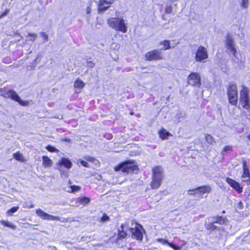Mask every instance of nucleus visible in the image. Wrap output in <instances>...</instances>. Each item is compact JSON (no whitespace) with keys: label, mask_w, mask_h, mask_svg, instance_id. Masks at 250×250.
Returning <instances> with one entry per match:
<instances>
[{"label":"nucleus","mask_w":250,"mask_h":250,"mask_svg":"<svg viewBox=\"0 0 250 250\" xmlns=\"http://www.w3.org/2000/svg\"><path fill=\"white\" fill-rule=\"evenodd\" d=\"M228 220L226 216L217 215L206 218L205 223L206 229L210 233L213 231H220L222 227L217 225H226Z\"/></svg>","instance_id":"obj_1"},{"label":"nucleus","mask_w":250,"mask_h":250,"mask_svg":"<svg viewBox=\"0 0 250 250\" xmlns=\"http://www.w3.org/2000/svg\"><path fill=\"white\" fill-rule=\"evenodd\" d=\"M0 95L2 96L4 98H9L13 101L19 103L21 106H27L29 102L27 101L23 100L17 92L12 89L7 91L3 88H0Z\"/></svg>","instance_id":"obj_2"},{"label":"nucleus","mask_w":250,"mask_h":250,"mask_svg":"<svg viewBox=\"0 0 250 250\" xmlns=\"http://www.w3.org/2000/svg\"><path fill=\"white\" fill-rule=\"evenodd\" d=\"M227 94L229 103L231 105L236 106L238 103V93L237 87L235 83H229L227 87Z\"/></svg>","instance_id":"obj_3"},{"label":"nucleus","mask_w":250,"mask_h":250,"mask_svg":"<svg viewBox=\"0 0 250 250\" xmlns=\"http://www.w3.org/2000/svg\"><path fill=\"white\" fill-rule=\"evenodd\" d=\"M138 168L135 162L132 161H128L124 163H122L115 167V170L116 171H121L124 173H128L132 172L137 173Z\"/></svg>","instance_id":"obj_4"},{"label":"nucleus","mask_w":250,"mask_h":250,"mask_svg":"<svg viewBox=\"0 0 250 250\" xmlns=\"http://www.w3.org/2000/svg\"><path fill=\"white\" fill-rule=\"evenodd\" d=\"M163 168L158 166L152 169V180L151 183V188L156 189L159 188L163 179Z\"/></svg>","instance_id":"obj_5"},{"label":"nucleus","mask_w":250,"mask_h":250,"mask_svg":"<svg viewBox=\"0 0 250 250\" xmlns=\"http://www.w3.org/2000/svg\"><path fill=\"white\" fill-rule=\"evenodd\" d=\"M107 23L110 27L117 31L123 33H126L127 31L126 25L122 18H111L108 19Z\"/></svg>","instance_id":"obj_6"},{"label":"nucleus","mask_w":250,"mask_h":250,"mask_svg":"<svg viewBox=\"0 0 250 250\" xmlns=\"http://www.w3.org/2000/svg\"><path fill=\"white\" fill-rule=\"evenodd\" d=\"M128 230L131 233L132 238L136 239L139 242L143 241L144 234L146 233L143 226L137 222L135 223L134 227H129Z\"/></svg>","instance_id":"obj_7"},{"label":"nucleus","mask_w":250,"mask_h":250,"mask_svg":"<svg viewBox=\"0 0 250 250\" xmlns=\"http://www.w3.org/2000/svg\"><path fill=\"white\" fill-rule=\"evenodd\" d=\"M240 102L242 107L248 110H250V98L249 96V90L245 86H243L240 91Z\"/></svg>","instance_id":"obj_8"},{"label":"nucleus","mask_w":250,"mask_h":250,"mask_svg":"<svg viewBox=\"0 0 250 250\" xmlns=\"http://www.w3.org/2000/svg\"><path fill=\"white\" fill-rule=\"evenodd\" d=\"M226 47V52L229 55L232 54L235 58H237V50L235 47V42L231 37L228 35L225 42Z\"/></svg>","instance_id":"obj_9"},{"label":"nucleus","mask_w":250,"mask_h":250,"mask_svg":"<svg viewBox=\"0 0 250 250\" xmlns=\"http://www.w3.org/2000/svg\"><path fill=\"white\" fill-rule=\"evenodd\" d=\"M188 83L192 86L200 87L201 85V78L199 73L192 72L188 77Z\"/></svg>","instance_id":"obj_10"},{"label":"nucleus","mask_w":250,"mask_h":250,"mask_svg":"<svg viewBox=\"0 0 250 250\" xmlns=\"http://www.w3.org/2000/svg\"><path fill=\"white\" fill-rule=\"evenodd\" d=\"M208 58L207 49L203 46H200L197 50L195 59L197 62H202Z\"/></svg>","instance_id":"obj_11"},{"label":"nucleus","mask_w":250,"mask_h":250,"mask_svg":"<svg viewBox=\"0 0 250 250\" xmlns=\"http://www.w3.org/2000/svg\"><path fill=\"white\" fill-rule=\"evenodd\" d=\"M72 166V163L69 158L62 157L58 162L57 168L59 170H62V169H70Z\"/></svg>","instance_id":"obj_12"},{"label":"nucleus","mask_w":250,"mask_h":250,"mask_svg":"<svg viewBox=\"0 0 250 250\" xmlns=\"http://www.w3.org/2000/svg\"><path fill=\"white\" fill-rule=\"evenodd\" d=\"M129 225L127 223L121 224V226L118 229V234L114 242L118 243L119 240H123L126 237L127 233L125 230V229H128Z\"/></svg>","instance_id":"obj_13"},{"label":"nucleus","mask_w":250,"mask_h":250,"mask_svg":"<svg viewBox=\"0 0 250 250\" xmlns=\"http://www.w3.org/2000/svg\"><path fill=\"white\" fill-rule=\"evenodd\" d=\"M36 213L41 219L47 220L60 221V218L59 216H54L49 214L42 209L38 208L36 210Z\"/></svg>","instance_id":"obj_14"},{"label":"nucleus","mask_w":250,"mask_h":250,"mask_svg":"<svg viewBox=\"0 0 250 250\" xmlns=\"http://www.w3.org/2000/svg\"><path fill=\"white\" fill-rule=\"evenodd\" d=\"M145 57H146V60L149 61L161 60L163 58L161 51L157 49L147 52Z\"/></svg>","instance_id":"obj_15"},{"label":"nucleus","mask_w":250,"mask_h":250,"mask_svg":"<svg viewBox=\"0 0 250 250\" xmlns=\"http://www.w3.org/2000/svg\"><path fill=\"white\" fill-rule=\"evenodd\" d=\"M114 0H100L98 4V12L103 13L107 10L110 5L113 3Z\"/></svg>","instance_id":"obj_16"},{"label":"nucleus","mask_w":250,"mask_h":250,"mask_svg":"<svg viewBox=\"0 0 250 250\" xmlns=\"http://www.w3.org/2000/svg\"><path fill=\"white\" fill-rule=\"evenodd\" d=\"M226 182L238 193H241L243 192L242 187L235 180L229 177H227L226 179Z\"/></svg>","instance_id":"obj_17"},{"label":"nucleus","mask_w":250,"mask_h":250,"mask_svg":"<svg viewBox=\"0 0 250 250\" xmlns=\"http://www.w3.org/2000/svg\"><path fill=\"white\" fill-rule=\"evenodd\" d=\"M197 189L198 191H199V195H201L202 194L210 192L211 188L209 185H203L197 187Z\"/></svg>","instance_id":"obj_18"},{"label":"nucleus","mask_w":250,"mask_h":250,"mask_svg":"<svg viewBox=\"0 0 250 250\" xmlns=\"http://www.w3.org/2000/svg\"><path fill=\"white\" fill-rule=\"evenodd\" d=\"M185 116V112L179 110L173 118L174 121L176 123H178L184 120Z\"/></svg>","instance_id":"obj_19"},{"label":"nucleus","mask_w":250,"mask_h":250,"mask_svg":"<svg viewBox=\"0 0 250 250\" xmlns=\"http://www.w3.org/2000/svg\"><path fill=\"white\" fill-rule=\"evenodd\" d=\"M159 135L161 139L162 140H166L168 139L170 134L166 129L162 128L159 131Z\"/></svg>","instance_id":"obj_20"},{"label":"nucleus","mask_w":250,"mask_h":250,"mask_svg":"<svg viewBox=\"0 0 250 250\" xmlns=\"http://www.w3.org/2000/svg\"><path fill=\"white\" fill-rule=\"evenodd\" d=\"M90 198L85 196H81L78 198L76 202L80 203L81 204L85 205L89 203L90 202Z\"/></svg>","instance_id":"obj_21"},{"label":"nucleus","mask_w":250,"mask_h":250,"mask_svg":"<svg viewBox=\"0 0 250 250\" xmlns=\"http://www.w3.org/2000/svg\"><path fill=\"white\" fill-rule=\"evenodd\" d=\"M42 165L45 167H50L52 166V161L47 156L42 157Z\"/></svg>","instance_id":"obj_22"},{"label":"nucleus","mask_w":250,"mask_h":250,"mask_svg":"<svg viewBox=\"0 0 250 250\" xmlns=\"http://www.w3.org/2000/svg\"><path fill=\"white\" fill-rule=\"evenodd\" d=\"M68 185L69 190H67V191L68 192L75 193L76 192L79 191L81 188V187L79 186L72 185V182L70 180H69L68 181Z\"/></svg>","instance_id":"obj_23"},{"label":"nucleus","mask_w":250,"mask_h":250,"mask_svg":"<svg viewBox=\"0 0 250 250\" xmlns=\"http://www.w3.org/2000/svg\"><path fill=\"white\" fill-rule=\"evenodd\" d=\"M84 83L83 81L79 79H77L74 83V86L76 88H78L79 90H81L84 86Z\"/></svg>","instance_id":"obj_24"},{"label":"nucleus","mask_w":250,"mask_h":250,"mask_svg":"<svg viewBox=\"0 0 250 250\" xmlns=\"http://www.w3.org/2000/svg\"><path fill=\"white\" fill-rule=\"evenodd\" d=\"M0 224L4 227L9 228L15 230L17 228L16 226L13 225L12 223L8 221L2 220L0 221Z\"/></svg>","instance_id":"obj_25"},{"label":"nucleus","mask_w":250,"mask_h":250,"mask_svg":"<svg viewBox=\"0 0 250 250\" xmlns=\"http://www.w3.org/2000/svg\"><path fill=\"white\" fill-rule=\"evenodd\" d=\"M13 158L17 161H19L22 162L25 161V159L24 158L23 155L20 152H17L16 153H13Z\"/></svg>","instance_id":"obj_26"},{"label":"nucleus","mask_w":250,"mask_h":250,"mask_svg":"<svg viewBox=\"0 0 250 250\" xmlns=\"http://www.w3.org/2000/svg\"><path fill=\"white\" fill-rule=\"evenodd\" d=\"M161 45H164V47L161 49L162 50H166L169 49L171 48L170 43L169 40H164L163 41H161L160 42Z\"/></svg>","instance_id":"obj_27"},{"label":"nucleus","mask_w":250,"mask_h":250,"mask_svg":"<svg viewBox=\"0 0 250 250\" xmlns=\"http://www.w3.org/2000/svg\"><path fill=\"white\" fill-rule=\"evenodd\" d=\"M205 140L206 142L210 145L215 143V139L210 134H205Z\"/></svg>","instance_id":"obj_28"},{"label":"nucleus","mask_w":250,"mask_h":250,"mask_svg":"<svg viewBox=\"0 0 250 250\" xmlns=\"http://www.w3.org/2000/svg\"><path fill=\"white\" fill-rule=\"evenodd\" d=\"M19 207L18 206H14L12 207L10 209H8L6 212V213L9 216H12L13 213L17 211L19 209Z\"/></svg>","instance_id":"obj_29"},{"label":"nucleus","mask_w":250,"mask_h":250,"mask_svg":"<svg viewBox=\"0 0 250 250\" xmlns=\"http://www.w3.org/2000/svg\"><path fill=\"white\" fill-rule=\"evenodd\" d=\"M69 169H62V170H59L61 173L62 178H66L68 176V170Z\"/></svg>","instance_id":"obj_30"},{"label":"nucleus","mask_w":250,"mask_h":250,"mask_svg":"<svg viewBox=\"0 0 250 250\" xmlns=\"http://www.w3.org/2000/svg\"><path fill=\"white\" fill-rule=\"evenodd\" d=\"M157 241L158 242L161 243L162 244H163L164 245H167L168 246H169V244L170 243V242H169V241H168L167 239H163V238H158L157 239Z\"/></svg>","instance_id":"obj_31"},{"label":"nucleus","mask_w":250,"mask_h":250,"mask_svg":"<svg viewBox=\"0 0 250 250\" xmlns=\"http://www.w3.org/2000/svg\"><path fill=\"white\" fill-rule=\"evenodd\" d=\"M243 173L242 176V178H248V179H250V172L249 170H243Z\"/></svg>","instance_id":"obj_32"},{"label":"nucleus","mask_w":250,"mask_h":250,"mask_svg":"<svg viewBox=\"0 0 250 250\" xmlns=\"http://www.w3.org/2000/svg\"><path fill=\"white\" fill-rule=\"evenodd\" d=\"M28 36L30 37L29 41L34 42L37 39V35L35 33H29L28 34Z\"/></svg>","instance_id":"obj_33"},{"label":"nucleus","mask_w":250,"mask_h":250,"mask_svg":"<svg viewBox=\"0 0 250 250\" xmlns=\"http://www.w3.org/2000/svg\"><path fill=\"white\" fill-rule=\"evenodd\" d=\"M231 149H232V148H231V146H225L224 148H223V149L221 152V154L223 155H225V153H227V152H228L231 151Z\"/></svg>","instance_id":"obj_34"},{"label":"nucleus","mask_w":250,"mask_h":250,"mask_svg":"<svg viewBox=\"0 0 250 250\" xmlns=\"http://www.w3.org/2000/svg\"><path fill=\"white\" fill-rule=\"evenodd\" d=\"M188 193L189 195H194L196 194H199V191L197 189V188L193 189L188 190Z\"/></svg>","instance_id":"obj_35"},{"label":"nucleus","mask_w":250,"mask_h":250,"mask_svg":"<svg viewBox=\"0 0 250 250\" xmlns=\"http://www.w3.org/2000/svg\"><path fill=\"white\" fill-rule=\"evenodd\" d=\"M249 3V0H241V6L243 8H247Z\"/></svg>","instance_id":"obj_36"},{"label":"nucleus","mask_w":250,"mask_h":250,"mask_svg":"<svg viewBox=\"0 0 250 250\" xmlns=\"http://www.w3.org/2000/svg\"><path fill=\"white\" fill-rule=\"evenodd\" d=\"M169 247L172 248L174 250H181V247L173 243L170 242Z\"/></svg>","instance_id":"obj_37"},{"label":"nucleus","mask_w":250,"mask_h":250,"mask_svg":"<svg viewBox=\"0 0 250 250\" xmlns=\"http://www.w3.org/2000/svg\"><path fill=\"white\" fill-rule=\"evenodd\" d=\"M85 159L87 161L95 163L96 164L97 163H99V162L97 160L95 159V158H94L93 157H91V156H86L85 157Z\"/></svg>","instance_id":"obj_38"},{"label":"nucleus","mask_w":250,"mask_h":250,"mask_svg":"<svg viewBox=\"0 0 250 250\" xmlns=\"http://www.w3.org/2000/svg\"><path fill=\"white\" fill-rule=\"evenodd\" d=\"M46 149L49 151L52 152H57L58 151L57 149L55 147H54L52 146H51V145H48L46 146Z\"/></svg>","instance_id":"obj_39"},{"label":"nucleus","mask_w":250,"mask_h":250,"mask_svg":"<svg viewBox=\"0 0 250 250\" xmlns=\"http://www.w3.org/2000/svg\"><path fill=\"white\" fill-rule=\"evenodd\" d=\"M109 220V216L106 214L104 213L101 218V221L102 222H105Z\"/></svg>","instance_id":"obj_40"},{"label":"nucleus","mask_w":250,"mask_h":250,"mask_svg":"<svg viewBox=\"0 0 250 250\" xmlns=\"http://www.w3.org/2000/svg\"><path fill=\"white\" fill-rule=\"evenodd\" d=\"M41 36L43 39V42H45L48 41V37L47 34L45 32H41Z\"/></svg>","instance_id":"obj_41"},{"label":"nucleus","mask_w":250,"mask_h":250,"mask_svg":"<svg viewBox=\"0 0 250 250\" xmlns=\"http://www.w3.org/2000/svg\"><path fill=\"white\" fill-rule=\"evenodd\" d=\"M79 162H80V164L81 165H82L83 166L86 167H89V165L86 161L83 160H80Z\"/></svg>","instance_id":"obj_42"},{"label":"nucleus","mask_w":250,"mask_h":250,"mask_svg":"<svg viewBox=\"0 0 250 250\" xmlns=\"http://www.w3.org/2000/svg\"><path fill=\"white\" fill-rule=\"evenodd\" d=\"M165 12L167 14H170L172 12L171 5H166L165 8Z\"/></svg>","instance_id":"obj_43"},{"label":"nucleus","mask_w":250,"mask_h":250,"mask_svg":"<svg viewBox=\"0 0 250 250\" xmlns=\"http://www.w3.org/2000/svg\"><path fill=\"white\" fill-rule=\"evenodd\" d=\"M242 165H243V170H249L248 168V166L247 165V162L246 160L243 159L242 161Z\"/></svg>","instance_id":"obj_44"},{"label":"nucleus","mask_w":250,"mask_h":250,"mask_svg":"<svg viewBox=\"0 0 250 250\" xmlns=\"http://www.w3.org/2000/svg\"><path fill=\"white\" fill-rule=\"evenodd\" d=\"M41 58H42L41 54L38 53V55H37L35 59L34 60V62H39L41 61Z\"/></svg>","instance_id":"obj_45"},{"label":"nucleus","mask_w":250,"mask_h":250,"mask_svg":"<svg viewBox=\"0 0 250 250\" xmlns=\"http://www.w3.org/2000/svg\"><path fill=\"white\" fill-rule=\"evenodd\" d=\"M87 65L90 68H93L95 66V63L91 61H87Z\"/></svg>","instance_id":"obj_46"},{"label":"nucleus","mask_w":250,"mask_h":250,"mask_svg":"<svg viewBox=\"0 0 250 250\" xmlns=\"http://www.w3.org/2000/svg\"><path fill=\"white\" fill-rule=\"evenodd\" d=\"M36 67V64L33 62L31 63L28 66V69L29 70H33Z\"/></svg>","instance_id":"obj_47"},{"label":"nucleus","mask_w":250,"mask_h":250,"mask_svg":"<svg viewBox=\"0 0 250 250\" xmlns=\"http://www.w3.org/2000/svg\"><path fill=\"white\" fill-rule=\"evenodd\" d=\"M237 207L239 209H242L243 208V203L241 201H240L237 204Z\"/></svg>","instance_id":"obj_48"},{"label":"nucleus","mask_w":250,"mask_h":250,"mask_svg":"<svg viewBox=\"0 0 250 250\" xmlns=\"http://www.w3.org/2000/svg\"><path fill=\"white\" fill-rule=\"evenodd\" d=\"M62 140L64 142H67V143H70L71 142V139L68 138H67L66 137H64L62 139Z\"/></svg>","instance_id":"obj_49"},{"label":"nucleus","mask_w":250,"mask_h":250,"mask_svg":"<svg viewBox=\"0 0 250 250\" xmlns=\"http://www.w3.org/2000/svg\"><path fill=\"white\" fill-rule=\"evenodd\" d=\"M242 180L244 182H250V179H248V178H243Z\"/></svg>","instance_id":"obj_50"},{"label":"nucleus","mask_w":250,"mask_h":250,"mask_svg":"<svg viewBox=\"0 0 250 250\" xmlns=\"http://www.w3.org/2000/svg\"><path fill=\"white\" fill-rule=\"evenodd\" d=\"M34 208V205L33 204H31L29 207V208Z\"/></svg>","instance_id":"obj_51"},{"label":"nucleus","mask_w":250,"mask_h":250,"mask_svg":"<svg viewBox=\"0 0 250 250\" xmlns=\"http://www.w3.org/2000/svg\"><path fill=\"white\" fill-rule=\"evenodd\" d=\"M33 63H34L35 64H36V65H37V64L39 62H34V60L32 62Z\"/></svg>","instance_id":"obj_52"},{"label":"nucleus","mask_w":250,"mask_h":250,"mask_svg":"<svg viewBox=\"0 0 250 250\" xmlns=\"http://www.w3.org/2000/svg\"><path fill=\"white\" fill-rule=\"evenodd\" d=\"M248 138L249 140V141H250V134L248 135Z\"/></svg>","instance_id":"obj_53"},{"label":"nucleus","mask_w":250,"mask_h":250,"mask_svg":"<svg viewBox=\"0 0 250 250\" xmlns=\"http://www.w3.org/2000/svg\"><path fill=\"white\" fill-rule=\"evenodd\" d=\"M89 8H87V13H89Z\"/></svg>","instance_id":"obj_54"},{"label":"nucleus","mask_w":250,"mask_h":250,"mask_svg":"<svg viewBox=\"0 0 250 250\" xmlns=\"http://www.w3.org/2000/svg\"><path fill=\"white\" fill-rule=\"evenodd\" d=\"M222 212H223V213H225V210H223V211H222Z\"/></svg>","instance_id":"obj_55"}]
</instances>
